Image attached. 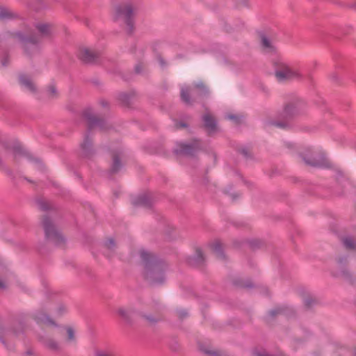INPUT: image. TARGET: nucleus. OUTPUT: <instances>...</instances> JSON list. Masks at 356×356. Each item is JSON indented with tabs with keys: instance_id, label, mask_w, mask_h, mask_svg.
Returning <instances> with one entry per match:
<instances>
[{
	"instance_id": "1",
	"label": "nucleus",
	"mask_w": 356,
	"mask_h": 356,
	"mask_svg": "<svg viewBox=\"0 0 356 356\" xmlns=\"http://www.w3.org/2000/svg\"><path fill=\"white\" fill-rule=\"evenodd\" d=\"M140 258L145 267V275L154 284H160L164 280L163 268L149 252L142 250L140 251Z\"/></svg>"
},
{
	"instance_id": "2",
	"label": "nucleus",
	"mask_w": 356,
	"mask_h": 356,
	"mask_svg": "<svg viewBox=\"0 0 356 356\" xmlns=\"http://www.w3.org/2000/svg\"><path fill=\"white\" fill-rule=\"evenodd\" d=\"M133 13L134 9L131 4L129 3H122L114 7L112 16L115 21L122 22L127 26L131 27Z\"/></svg>"
},
{
	"instance_id": "3",
	"label": "nucleus",
	"mask_w": 356,
	"mask_h": 356,
	"mask_svg": "<svg viewBox=\"0 0 356 356\" xmlns=\"http://www.w3.org/2000/svg\"><path fill=\"white\" fill-rule=\"evenodd\" d=\"M275 74L277 79L283 81L291 79L300 78L302 72L299 69L293 67L287 63L280 61L275 67Z\"/></svg>"
},
{
	"instance_id": "4",
	"label": "nucleus",
	"mask_w": 356,
	"mask_h": 356,
	"mask_svg": "<svg viewBox=\"0 0 356 356\" xmlns=\"http://www.w3.org/2000/svg\"><path fill=\"white\" fill-rule=\"evenodd\" d=\"M43 226L47 239L51 241L55 244H59L63 241L62 235L55 229L54 227L48 218L44 219Z\"/></svg>"
},
{
	"instance_id": "5",
	"label": "nucleus",
	"mask_w": 356,
	"mask_h": 356,
	"mask_svg": "<svg viewBox=\"0 0 356 356\" xmlns=\"http://www.w3.org/2000/svg\"><path fill=\"white\" fill-rule=\"evenodd\" d=\"M17 36L22 41V47L28 54H32L38 51V43L40 39L24 38L21 33H17Z\"/></svg>"
},
{
	"instance_id": "6",
	"label": "nucleus",
	"mask_w": 356,
	"mask_h": 356,
	"mask_svg": "<svg viewBox=\"0 0 356 356\" xmlns=\"http://www.w3.org/2000/svg\"><path fill=\"white\" fill-rule=\"evenodd\" d=\"M197 90L200 92V94H202V92H207V88L202 83H197L194 85L191 88L187 87L182 88L181 90V96L182 100L186 104H190L191 102L188 97L189 92H191L193 94H195L197 92Z\"/></svg>"
},
{
	"instance_id": "7",
	"label": "nucleus",
	"mask_w": 356,
	"mask_h": 356,
	"mask_svg": "<svg viewBox=\"0 0 356 356\" xmlns=\"http://www.w3.org/2000/svg\"><path fill=\"white\" fill-rule=\"evenodd\" d=\"M96 53L92 49L88 48L81 49L79 53V57L86 63H90L96 58Z\"/></svg>"
},
{
	"instance_id": "8",
	"label": "nucleus",
	"mask_w": 356,
	"mask_h": 356,
	"mask_svg": "<svg viewBox=\"0 0 356 356\" xmlns=\"http://www.w3.org/2000/svg\"><path fill=\"white\" fill-rule=\"evenodd\" d=\"M21 86L26 90L34 92L35 87L32 81L26 76L22 75L19 77Z\"/></svg>"
},
{
	"instance_id": "9",
	"label": "nucleus",
	"mask_w": 356,
	"mask_h": 356,
	"mask_svg": "<svg viewBox=\"0 0 356 356\" xmlns=\"http://www.w3.org/2000/svg\"><path fill=\"white\" fill-rule=\"evenodd\" d=\"M203 121L204 126L209 131H213L216 129V123L212 116L209 114L204 115L203 116Z\"/></svg>"
},
{
	"instance_id": "10",
	"label": "nucleus",
	"mask_w": 356,
	"mask_h": 356,
	"mask_svg": "<svg viewBox=\"0 0 356 356\" xmlns=\"http://www.w3.org/2000/svg\"><path fill=\"white\" fill-rule=\"evenodd\" d=\"M261 43L265 52L270 53L275 50V47L272 42L266 36L261 38Z\"/></svg>"
},
{
	"instance_id": "11",
	"label": "nucleus",
	"mask_w": 356,
	"mask_h": 356,
	"mask_svg": "<svg viewBox=\"0 0 356 356\" xmlns=\"http://www.w3.org/2000/svg\"><path fill=\"white\" fill-rule=\"evenodd\" d=\"M36 321L38 323L48 326L51 325H54V321H52L46 314H39L35 316Z\"/></svg>"
},
{
	"instance_id": "12",
	"label": "nucleus",
	"mask_w": 356,
	"mask_h": 356,
	"mask_svg": "<svg viewBox=\"0 0 356 356\" xmlns=\"http://www.w3.org/2000/svg\"><path fill=\"white\" fill-rule=\"evenodd\" d=\"M180 148L177 149V152H180L186 154H190L192 153L194 147L191 144L180 143Z\"/></svg>"
},
{
	"instance_id": "13",
	"label": "nucleus",
	"mask_w": 356,
	"mask_h": 356,
	"mask_svg": "<svg viewBox=\"0 0 356 356\" xmlns=\"http://www.w3.org/2000/svg\"><path fill=\"white\" fill-rule=\"evenodd\" d=\"M37 29L41 35H47L49 33V26L44 24H38Z\"/></svg>"
},
{
	"instance_id": "14",
	"label": "nucleus",
	"mask_w": 356,
	"mask_h": 356,
	"mask_svg": "<svg viewBox=\"0 0 356 356\" xmlns=\"http://www.w3.org/2000/svg\"><path fill=\"white\" fill-rule=\"evenodd\" d=\"M343 244L344 245L348 248V249H353L355 247V241L350 237L346 238L343 239Z\"/></svg>"
},
{
	"instance_id": "15",
	"label": "nucleus",
	"mask_w": 356,
	"mask_h": 356,
	"mask_svg": "<svg viewBox=\"0 0 356 356\" xmlns=\"http://www.w3.org/2000/svg\"><path fill=\"white\" fill-rule=\"evenodd\" d=\"M284 112L286 117H291L296 113V109L293 106H288L285 108Z\"/></svg>"
},
{
	"instance_id": "16",
	"label": "nucleus",
	"mask_w": 356,
	"mask_h": 356,
	"mask_svg": "<svg viewBox=\"0 0 356 356\" xmlns=\"http://www.w3.org/2000/svg\"><path fill=\"white\" fill-rule=\"evenodd\" d=\"M44 343L46 346L51 350H57L59 348L58 344L51 339L46 340Z\"/></svg>"
},
{
	"instance_id": "17",
	"label": "nucleus",
	"mask_w": 356,
	"mask_h": 356,
	"mask_svg": "<svg viewBox=\"0 0 356 356\" xmlns=\"http://www.w3.org/2000/svg\"><path fill=\"white\" fill-rule=\"evenodd\" d=\"M118 314L124 319H128L129 316V311L125 308H120L118 310Z\"/></svg>"
},
{
	"instance_id": "18",
	"label": "nucleus",
	"mask_w": 356,
	"mask_h": 356,
	"mask_svg": "<svg viewBox=\"0 0 356 356\" xmlns=\"http://www.w3.org/2000/svg\"><path fill=\"white\" fill-rule=\"evenodd\" d=\"M67 341H74L75 339V334L74 331L72 328L68 327L67 329Z\"/></svg>"
},
{
	"instance_id": "19",
	"label": "nucleus",
	"mask_w": 356,
	"mask_h": 356,
	"mask_svg": "<svg viewBox=\"0 0 356 356\" xmlns=\"http://www.w3.org/2000/svg\"><path fill=\"white\" fill-rule=\"evenodd\" d=\"M254 356H270L264 350H254L253 351Z\"/></svg>"
},
{
	"instance_id": "20",
	"label": "nucleus",
	"mask_w": 356,
	"mask_h": 356,
	"mask_svg": "<svg viewBox=\"0 0 356 356\" xmlns=\"http://www.w3.org/2000/svg\"><path fill=\"white\" fill-rule=\"evenodd\" d=\"M104 245L107 249H112L115 246V242L113 239H108Z\"/></svg>"
},
{
	"instance_id": "21",
	"label": "nucleus",
	"mask_w": 356,
	"mask_h": 356,
	"mask_svg": "<svg viewBox=\"0 0 356 356\" xmlns=\"http://www.w3.org/2000/svg\"><path fill=\"white\" fill-rule=\"evenodd\" d=\"M213 250L216 252L218 254H220L221 252V245L219 243H216L213 246Z\"/></svg>"
},
{
	"instance_id": "22",
	"label": "nucleus",
	"mask_w": 356,
	"mask_h": 356,
	"mask_svg": "<svg viewBox=\"0 0 356 356\" xmlns=\"http://www.w3.org/2000/svg\"><path fill=\"white\" fill-rule=\"evenodd\" d=\"M228 119L231 120H234V121H237L238 118V116L236 115H228L227 117Z\"/></svg>"
},
{
	"instance_id": "23",
	"label": "nucleus",
	"mask_w": 356,
	"mask_h": 356,
	"mask_svg": "<svg viewBox=\"0 0 356 356\" xmlns=\"http://www.w3.org/2000/svg\"><path fill=\"white\" fill-rule=\"evenodd\" d=\"M119 165H120L119 161L117 159H115L114 160V163H113V170H115V171L117 170Z\"/></svg>"
},
{
	"instance_id": "24",
	"label": "nucleus",
	"mask_w": 356,
	"mask_h": 356,
	"mask_svg": "<svg viewBox=\"0 0 356 356\" xmlns=\"http://www.w3.org/2000/svg\"><path fill=\"white\" fill-rule=\"evenodd\" d=\"M49 94L51 96H54L56 93V90L54 87H51L49 90Z\"/></svg>"
},
{
	"instance_id": "25",
	"label": "nucleus",
	"mask_w": 356,
	"mask_h": 356,
	"mask_svg": "<svg viewBox=\"0 0 356 356\" xmlns=\"http://www.w3.org/2000/svg\"><path fill=\"white\" fill-rule=\"evenodd\" d=\"M6 16V12L3 9H0V17H5Z\"/></svg>"
},
{
	"instance_id": "26",
	"label": "nucleus",
	"mask_w": 356,
	"mask_h": 356,
	"mask_svg": "<svg viewBox=\"0 0 356 356\" xmlns=\"http://www.w3.org/2000/svg\"><path fill=\"white\" fill-rule=\"evenodd\" d=\"M97 356H112L108 353H98Z\"/></svg>"
},
{
	"instance_id": "27",
	"label": "nucleus",
	"mask_w": 356,
	"mask_h": 356,
	"mask_svg": "<svg viewBox=\"0 0 356 356\" xmlns=\"http://www.w3.org/2000/svg\"><path fill=\"white\" fill-rule=\"evenodd\" d=\"M5 287V284L2 280H0V289H3Z\"/></svg>"
},
{
	"instance_id": "28",
	"label": "nucleus",
	"mask_w": 356,
	"mask_h": 356,
	"mask_svg": "<svg viewBox=\"0 0 356 356\" xmlns=\"http://www.w3.org/2000/svg\"><path fill=\"white\" fill-rule=\"evenodd\" d=\"M276 126L280 127H284V124H282L281 123H277Z\"/></svg>"
},
{
	"instance_id": "29",
	"label": "nucleus",
	"mask_w": 356,
	"mask_h": 356,
	"mask_svg": "<svg viewBox=\"0 0 356 356\" xmlns=\"http://www.w3.org/2000/svg\"><path fill=\"white\" fill-rule=\"evenodd\" d=\"M14 151H15V154H17V152H21L22 150L21 149H15Z\"/></svg>"
},
{
	"instance_id": "30",
	"label": "nucleus",
	"mask_w": 356,
	"mask_h": 356,
	"mask_svg": "<svg viewBox=\"0 0 356 356\" xmlns=\"http://www.w3.org/2000/svg\"><path fill=\"white\" fill-rule=\"evenodd\" d=\"M1 147H2V145H0V148H1ZM2 154H3L2 149H0V155H2Z\"/></svg>"
},
{
	"instance_id": "31",
	"label": "nucleus",
	"mask_w": 356,
	"mask_h": 356,
	"mask_svg": "<svg viewBox=\"0 0 356 356\" xmlns=\"http://www.w3.org/2000/svg\"><path fill=\"white\" fill-rule=\"evenodd\" d=\"M305 162H306L307 164H309V165H314V163H311V162H309V161H305Z\"/></svg>"
},
{
	"instance_id": "32",
	"label": "nucleus",
	"mask_w": 356,
	"mask_h": 356,
	"mask_svg": "<svg viewBox=\"0 0 356 356\" xmlns=\"http://www.w3.org/2000/svg\"><path fill=\"white\" fill-rule=\"evenodd\" d=\"M59 309H60V310H62V311H64L65 309V307H60L59 308Z\"/></svg>"
},
{
	"instance_id": "33",
	"label": "nucleus",
	"mask_w": 356,
	"mask_h": 356,
	"mask_svg": "<svg viewBox=\"0 0 356 356\" xmlns=\"http://www.w3.org/2000/svg\"><path fill=\"white\" fill-rule=\"evenodd\" d=\"M161 65H163V63L162 60H161Z\"/></svg>"
}]
</instances>
